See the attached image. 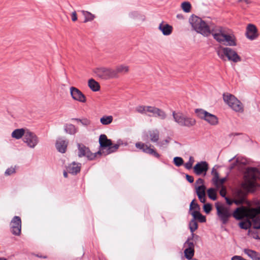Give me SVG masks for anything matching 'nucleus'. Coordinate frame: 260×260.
Masks as SVG:
<instances>
[{"label": "nucleus", "mask_w": 260, "mask_h": 260, "mask_svg": "<svg viewBox=\"0 0 260 260\" xmlns=\"http://www.w3.org/2000/svg\"><path fill=\"white\" fill-rule=\"evenodd\" d=\"M70 90L71 95L74 100L83 103L86 102V96L79 89L71 87Z\"/></svg>", "instance_id": "obj_11"}, {"label": "nucleus", "mask_w": 260, "mask_h": 260, "mask_svg": "<svg viewBox=\"0 0 260 260\" xmlns=\"http://www.w3.org/2000/svg\"><path fill=\"white\" fill-rule=\"evenodd\" d=\"M215 206L217 210V215L222 224H227L229 218L232 216V213L229 209L219 202L216 203Z\"/></svg>", "instance_id": "obj_5"}, {"label": "nucleus", "mask_w": 260, "mask_h": 260, "mask_svg": "<svg viewBox=\"0 0 260 260\" xmlns=\"http://www.w3.org/2000/svg\"><path fill=\"white\" fill-rule=\"evenodd\" d=\"M246 36L251 40H254L258 37L257 29L256 26L251 24L248 25L246 28Z\"/></svg>", "instance_id": "obj_17"}, {"label": "nucleus", "mask_w": 260, "mask_h": 260, "mask_svg": "<svg viewBox=\"0 0 260 260\" xmlns=\"http://www.w3.org/2000/svg\"><path fill=\"white\" fill-rule=\"evenodd\" d=\"M242 186L248 192H254L255 191V186L252 182H249L247 184L243 183Z\"/></svg>", "instance_id": "obj_29"}, {"label": "nucleus", "mask_w": 260, "mask_h": 260, "mask_svg": "<svg viewBox=\"0 0 260 260\" xmlns=\"http://www.w3.org/2000/svg\"><path fill=\"white\" fill-rule=\"evenodd\" d=\"M136 147L142 150L144 152L153 155L156 157H158V154L154 149L153 146L151 145L148 146L147 144L141 142H138L136 144Z\"/></svg>", "instance_id": "obj_12"}, {"label": "nucleus", "mask_w": 260, "mask_h": 260, "mask_svg": "<svg viewBox=\"0 0 260 260\" xmlns=\"http://www.w3.org/2000/svg\"><path fill=\"white\" fill-rule=\"evenodd\" d=\"M21 220L19 216H15L11 222V231L13 234L19 236L21 234Z\"/></svg>", "instance_id": "obj_10"}, {"label": "nucleus", "mask_w": 260, "mask_h": 260, "mask_svg": "<svg viewBox=\"0 0 260 260\" xmlns=\"http://www.w3.org/2000/svg\"><path fill=\"white\" fill-rule=\"evenodd\" d=\"M27 130L24 128H19L15 129L12 133V137L16 139H19L22 136L25 137Z\"/></svg>", "instance_id": "obj_23"}, {"label": "nucleus", "mask_w": 260, "mask_h": 260, "mask_svg": "<svg viewBox=\"0 0 260 260\" xmlns=\"http://www.w3.org/2000/svg\"><path fill=\"white\" fill-rule=\"evenodd\" d=\"M197 196H198V198H199V200L200 201V202L201 203H203L205 204V203L206 202V194L203 195L202 194H200V195L198 194Z\"/></svg>", "instance_id": "obj_49"}, {"label": "nucleus", "mask_w": 260, "mask_h": 260, "mask_svg": "<svg viewBox=\"0 0 260 260\" xmlns=\"http://www.w3.org/2000/svg\"><path fill=\"white\" fill-rule=\"evenodd\" d=\"M242 256L239 255H235L232 257L231 260H241Z\"/></svg>", "instance_id": "obj_59"}, {"label": "nucleus", "mask_w": 260, "mask_h": 260, "mask_svg": "<svg viewBox=\"0 0 260 260\" xmlns=\"http://www.w3.org/2000/svg\"><path fill=\"white\" fill-rule=\"evenodd\" d=\"M203 210L206 214L210 213L212 209V205L210 203L204 204L203 205Z\"/></svg>", "instance_id": "obj_43"}, {"label": "nucleus", "mask_w": 260, "mask_h": 260, "mask_svg": "<svg viewBox=\"0 0 260 260\" xmlns=\"http://www.w3.org/2000/svg\"><path fill=\"white\" fill-rule=\"evenodd\" d=\"M193 28L204 36L212 34L213 38L218 43L229 46H236L237 39L233 32L226 28L219 26L210 27L207 24L197 16H192L189 20Z\"/></svg>", "instance_id": "obj_1"}, {"label": "nucleus", "mask_w": 260, "mask_h": 260, "mask_svg": "<svg viewBox=\"0 0 260 260\" xmlns=\"http://www.w3.org/2000/svg\"><path fill=\"white\" fill-rule=\"evenodd\" d=\"M23 141L30 148H34L38 143L39 140L37 136L33 133L27 131Z\"/></svg>", "instance_id": "obj_9"}, {"label": "nucleus", "mask_w": 260, "mask_h": 260, "mask_svg": "<svg viewBox=\"0 0 260 260\" xmlns=\"http://www.w3.org/2000/svg\"><path fill=\"white\" fill-rule=\"evenodd\" d=\"M200 118L203 119L211 125H215L218 123V119L215 115H200Z\"/></svg>", "instance_id": "obj_18"}, {"label": "nucleus", "mask_w": 260, "mask_h": 260, "mask_svg": "<svg viewBox=\"0 0 260 260\" xmlns=\"http://www.w3.org/2000/svg\"><path fill=\"white\" fill-rule=\"evenodd\" d=\"M99 143L102 150L101 153H105L107 155L115 152L119 147V144L113 145L111 140L108 139L105 135H101L99 138Z\"/></svg>", "instance_id": "obj_3"}, {"label": "nucleus", "mask_w": 260, "mask_h": 260, "mask_svg": "<svg viewBox=\"0 0 260 260\" xmlns=\"http://www.w3.org/2000/svg\"><path fill=\"white\" fill-rule=\"evenodd\" d=\"M16 172L15 168L11 167L10 168H8L5 172V174L6 175H11L14 173H15Z\"/></svg>", "instance_id": "obj_47"}, {"label": "nucleus", "mask_w": 260, "mask_h": 260, "mask_svg": "<svg viewBox=\"0 0 260 260\" xmlns=\"http://www.w3.org/2000/svg\"><path fill=\"white\" fill-rule=\"evenodd\" d=\"M173 27L169 24L164 25V35L168 36L171 34Z\"/></svg>", "instance_id": "obj_39"}, {"label": "nucleus", "mask_w": 260, "mask_h": 260, "mask_svg": "<svg viewBox=\"0 0 260 260\" xmlns=\"http://www.w3.org/2000/svg\"><path fill=\"white\" fill-rule=\"evenodd\" d=\"M195 112L197 114H210L208 112H207V111H205V110H204L203 109H196V110H195Z\"/></svg>", "instance_id": "obj_51"}, {"label": "nucleus", "mask_w": 260, "mask_h": 260, "mask_svg": "<svg viewBox=\"0 0 260 260\" xmlns=\"http://www.w3.org/2000/svg\"><path fill=\"white\" fill-rule=\"evenodd\" d=\"M239 226L241 229L247 230L250 226V223L248 220L242 221L239 223Z\"/></svg>", "instance_id": "obj_38"}, {"label": "nucleus", "mask_w": 260, "mask_h": 260, "mask_svg": "<svg viewBox=\"0 0 260 260\" xmlns=\"http://www.w3.org/2000/svg\"><path fill=\"white\" fill-rule=\"evenodd\" d=\"M173 118L178 124L183 126H190L194 124V119L187 117L186 115H172Z\"/></svg>", "instance_id": "obj_8"}, {"label": "nucleus", "mask_w": 260, "mask_h": 260, "mask_svg": "<svg viewBox=\"0 0 260 260\" xmlns=\"http://www.w3.org/2000/svg\"><path fill=\"white\" fill-rule=\"evenodd\" d=\"M88 85L93 91H99L100 89L99 83L93 79H90L88 80Z\"/></svg>", "instance_id": "obj_26"}, {"label": "nucleus", "mask_w": 260, "mask_h": 260, "mask_svg": "<svg viewBox=\"0 0 260 260\" xmlns=\"http://www.w3.org/2000/svg\"><path fill=\"white\" fill-rule=\"evenodd\" d=\"M196 199H193L190 204L189 206V213L190 214V212L195 210V211H200V207L198 203H195L194 202Z\"/></svg>", "instance_id": "obj_35"}, {"label": "nucleus", "mask_w": 260, "mask_h": 260, "mask_svg": "<svg viewBox=\"0 0 260 260\" xmlns=\"http://www.w3.org/2000/svg\"><path fill=\"white\" fill-rule=\"evenodd\" d=\"M240 135V133H231V134H230L229 135V136H230V137H231L232 136H238V135Z\"/></svg>", "instance_id": "obj_61"}, {"label": "nucleus", "mask_w": 260, "mask_h": 260, "mask_svg": "<svg viewBox=\"0 0 260 260\" xmlns=\"http://www.w3.org/2000/svg\"><path fill=\"white\" fill-rule=\"evenodd\" d=\"M79 150L78 156L79 157L86 156L89 160L94 159L98 155L100 154L101 152L93 153L91 152L89 148L82 144H78Z\"/></svg>", "instance_id": "obj_7"}, {"label": "nucleus", "mask_w": 260, "mask_h": 260, "mask_svg": "<svg viewBox=\"0 0 260 260\" xmlns=\"http://www.w3.org/2000/svg\"><path fill=\"white\" fill-rule=\"evenodd\" d=\"M190 214L192 216L193 218L196 217V220H198L199 222L201 223L205 222L206 221V216L202 215L200 211H195L193 210L190 212Z\"/></svg>", "instance_id": "obj_24"}, {"label": "nucleus", "mask_w": 260, "mask_h": 260, "mask_svg": "<svg viewBox=\"0 0 260 260\" xmlns=\"http://www.w3.org/2000/svg\"><path fill=\"white\" fill-rule=\"evenodd\" d=\"M198 228V224L197 221L196 220V217L194 218H192L189 223V229L191 233H194V232L197 230Z\"/></svg>", "instance_id": "obj_30"}, {"label": "nucleus", "mask_w": 260, "mask_h": 260, "mask_svg": "<svg viewBox=\"0 0 260 260\" xmlns=\"http://www.w3.org/2000/svg\"><path fill=\"white\" fill-rule=\"evenodd\" d=\"M244 252L245 254H246L249 257H250L251 259L254 256V255L257 253L256 251L251 250L249 249H245L244 250Z\"/></svg>", "instance_id": "obj_44"}, {"label": "nucleus", "mask_w": 260, "mask_h": 260, "mask_svg": "<svg viewBox=\"0 0 260 260\" xmlns=\"http://www.w3.org/2000/svg\"><path fill=\"white\" fill-rule=\"evenodd\" d=\"M72 20L74 22L77 20V15L75 11L73 12L71 14Z\"/></svg>", "instance_id": "obj_54"}, {"label": "nucleus", "mask_w": 260, "mask_h": 260, "mask_svg": "<svg viewBox=\"0 0 260 260\" xmlns=\"http://www.w3.org/2000/svg\"><path fill=\"white\" fill-rule=\"evenodd\" d=\"M184 247L186 248L184 250L185 257L191 258L194 255V243L193 242L185 241L183 244Z\"/></svg>", "instance_id": "obj_14"}, {"label": "nucleus", "mask_w": 260, "mask_h": 260, "mask_svg": "<svg viewBox=\"0 0 260 260\" xmlns=\"http://www.w3.org/2000/svg\"><path fill=\"white\" fill-rule=\"evenodd\" d=\"M131 18L137 21H144L145 20V16L138 12H133L129 14Z\"/></svg>", "instance_id": "obj_28"}, {"label": "nucleus", "mask_w": 260, "mask_h": 260, "mask_svg": "<svg viewBox=\"0 0 260 260\" xmlns=\"http://www.w3.org/2000/svg\"><path fill=\"white\" fill-rule=\"evenodd\" d=\"M233 203L235 204L236 205H240L243 203V200H233Z\"/></svg>", "instance_id": "obj_56"}, {"label": "nucleus", "mask_w": 260, "mask_h": 260, "mask_svg": "<svg viewBox=\"0 0 260 260\" xmlns=\"http://www.w3.org/2000/svg\"><path fill=\"white\" fill-rule=\"evenodd\" d=\"M207 194L209 199L213 201L217 199L216 190L214 188H210L207 190Z\"/></svg>", "instance_id": "obj_31"}, {"label": "nucleus", "mask_w": 260, "mask_h": 260, "mask_svg": "<svg viewBox=\"0 0 260 260\" xmlns=\"http://www.w3.org/2000/svg\"><path fill=\"white\" fill-rule=\"evenodd\" d=\"M171 140H172V139L171 138H168L165 140V142L166 143L168 144Z\"/></svg>", "instance_id": "obj_63"}, {"label": "nucleus", "mask_w": 260, "mask_h": 260, "mask_svg": "<svg viewBox=\"0 0 260 260\" xmlns=\"http://www.w3.org/2000/svg\"><path fill=\"white\" fill-rule=\"evenodd\" d=\"M253 228L254 229H260V218L254 217L252 218Z\"/></svg>", "instance_id": "obj_40"}, {"label": "nucleus", "mask_w": 260, "mask_h": 260, "mask_svg": "<svg viewBox=\"0 0 260 260\" xmlns=\"http://www.w3.org/2000/svg\"><path fill=\"white\" fill-rule=\"evenodd\" d=\"M219 194L222 197L224 198V199L227 197V196H226V190L224 187H223L220 190Z\"/></svg>", "instance_id": "obj_53"}, {"label": "nucleus", "mask_w": 260, "mask_h": 260, "mask_svg": "<svg viewBox=\"0 0 260 260\" xmlns=\"http://www.w3.org/2000/svg\"><path fill=\"white\" fill-rule=\"evenodd\" d=\"M252 260H260V253L257 252L256 254L252 258Z\"/></svg>", "instance_id": "obj_57"}, {"label": "nucleus", "mask_w": 260, "mask_h": 260, "mask_svg": "<svg viewBox=\"0 0 260 260\" xmlns=\"http://www.w3.org/2000/svg\"><path fill=\"white\" fill-rule=\"evenodd\" d=\"M244 212V207L241 206L237 207L232 213V216H233L236 220H240L242 219V214Z\"/></svg>", "instance_id": "obj_21"}, {"label": "nucleus", "mask_w": 260, "mask_h": 260, "mask_svg": "<svg viewBox=\"0 0 260 260\" xmlns=\"http://www.w3.org/2000/svg\"><path fill=\"white\" fill-rule=\"evenodd\" d=\"M224 199L226 201V203L229 206L232 205L234 203L233 200H230V198L228 197L225 198Z\"/></svg>", "instance_id": "obj_55"}, {"label": "nucleus", "mask_w": 260, "mask_h": 260, "mask_svg": "<svg viewBox=\"0 0 260 260\" xmlns=\"http://www.w3.org/2000/svg\"><path fill=\"white\" fill-rule=\"evenodd\" d=\"M204 180L202 178H199L196 182V184H200L201 185L204 184Z\"/></svg>", "instance_id": "obj_58"}, {"label": "nucleus", "mask_w": 260, "mask_h": 260, "mask_svg": "<svg viewBox=\"0 0 260 260\" xmlns=\"http://www.w3.org/2000/svg\"><path fill=\"white\" fill-rule=\"evenodd\" d=\"M186 179L188 182H189L190 183H192L194 181V178L192 176H190L188 174H186L185 175Z\"/></svg>", "instance_id": "obj_50"}, {"label": "nucleus", "mask_w": 260, "mask_h": 260, "mask_svg": "<svg viewBox=\"0 0 260 260\" xmlns=\"http://www.w3.org/2000/svg\"><path fill=\"white\" fill-rule=\"evenodd\" d=\"M239 162V160L238 159H236V160L233 163H232L230 166H229V170H232L235 168V167L237 165L238 162Z\"/></svg>", "instance_id": "obj_52"}, {"label": "nucleus", "mask_w": 260, "mask_h": 260, "mask_svg": "<svg viewBox=\"0 0 260 260\" xmlns=\"http://www.w3.org/2000/svg\"><path fill=\"white\" fill-rule=\"evenodd\" d=\"M194 238H200V237L193 233H191V236L187 238V239L186 241L193 242V239Z\"/></svg>", "instance_id": "obj_48"}, {"label": "nucleus", "mask_w": 260, "mask_h": 260, "mask_svg": "<svg viewBox=\"0 0 260 260\" xmlns=\"http://www.w3.org/2000/svg\"><path fill=\"white\" fill-rule=\"evenodd\" d=\"M173 163L176 167H180L184 164V160L181 157L176 156L173 158Z\"/></svg>", "instance_id": "obj_37"}, {"label": "nucleus", "mask_w": 260, "mask_h": 260, "mask_svg": "<svg viewBox=\"0 0 260 260\" xmlns=\"http://www.w3.org/2000/svg\"><path fill=\"white\" fill-rule=\"evenodd\" d=\"M196 192L197 195L202 194L203 195L206 194V187L204 184L199 186H195Z\"/></svg>", "instance_id": "obj_33"}, {"label": "nucleus", "mask_w": 260, "mask_h": 260, "mask_svg": "<svg viewBox=\"0 0 260 260\" xmlns=\"http://www.w3.org/2000/svg\"><path fill=\"white\" fill-rule=\"evenodd\" d=\"M81 13L82 15L85 17V20H84V23H86L88 21H92L95 17L94 15L92 14L90 12L84 10L81 11Z\"/></svg>", "instance_id": "obj_27"}, {"label": "nucleus", "mask_w": 260, "mask_h": 260, "mask_svg": "<svg viewBox=\"0 0 260 260\" xmlns=\"http://www.w3.org/2000/svg\"><path fill=\"white\" fill-rule=\"evenodd\" d=\"M194 158L192 156H190L188 162L185 164L184 167L187 170H190L192 167V165L194 162Z\"/></svg>", "instance_id": "obj_42"}, {"label": "nucleus", "mask_w": 260, "mask_h": 260, "mask_svg": "<svg viewBox=\"0 0 260 260\" xmlns=\"http://www.w3.org/2000/svg\"><path fill=\"white\" fill-rule=\"evenodd\" d=\"M209 169L208 164L205 161L198 162L193 167V171L197 175H200L202 173L206 175Z\"/></svg>", "instance_id": "obj_13"}, {"label": "nucleus", "mask_w": 260, "mask_h": 260, "mask_svg": "<svg viewBox=\"0 0 260 260\" xmlns=\"http://www.w3.org/2000/svg\"><path fill=\"white\" fill-rule=\"evenodd\" d=\"M228 176V174L225 177L220 179L219 178V180H218V186H216L217 187H219L220 186L222 185L224 183V182L227 180Z\"/></svg>", "instance_id": "obj_45"}, {"label": "nucleus", "mask_w": 260, "mask_h": 260, "mask_svg": "<svg viewBox=\"0 0 260 260\" xmlns=\"http://www.w3.org/2000/svg\"><path fill=\"white\" fill-rule=\"evenodd\" d=\"M65 130L67 133L71 135H74L77 132V129L73 124L67 125L65 128Z\"/></svg>", "instance_id": "obj_36"}, {"label": "nucleus", "mask_w": 260, "mask_h": 260, "mask_svg": "<svg viewBox=\"0 0 260 260\" xmlns=\"http://www.w3.org/2000/svg\"><path fill=\"white\" fill-rule=\"evenodd\" d=\"M113 117L112 116H104L100 119L101 122L104 125H107L112 122Z\"/></svg>", "instance_id": "obj_34"}, {"label": "nucleus", "mask_w": 260, "mask_h": 260, "mask_svg": "<svg viewBox=\"0 0 260 260\" xmlns=\"http://www.w3.org/2000/svg\"><path fill=\"white\" fill-rule=\"evenodd\" d=\"M211 174L214 176L212 179V182L215 186H218V180H219V174L218 172L213 168L211 171Z\"/></svg>", "instance_id": "obj_32"}, {"label": "nucleus", "mask_w": 260, "mask_h": 260, "mask_svg": "<svg viewBox=\"0 0 260 260\" xmlns=\"http://www.w3.org/2000/svg\"><path fill=\"white\" fill-rule=\"evenodd\" d=\"M191 5L189 2H183L181 4V8L182 10L186 13H188L190 11Z\"/></svg>", "instance_id": "obj_41"}, {"label": "nucleus", "mask_w": 260, "mask_h": 260, "mask_svg": "<svg viewBox=\"0 0 260 260\" xmlns=\"http://www.w3.org/2000/svg\"><path fill=\"white\" fill-rule=\"evenodd\" d=\"M237 195H238V196H241V195L242 194L243 192H242V190H238L237 191Z\"/></svg>", "instance_id": "obj_62"}, {"label": "nucleus", "mask_w": 260, "mask_h": 260, "mask_svg": "<svg viewBox=\"0 0 260 260\" xmlns=\"http://www.w3.org/2000/svg\"><path fill=\"white\" fill-rule=\"evenodd\" d=\"M136 111L138 113H152L153 114H159L160 111L157 108L149 106H138L136 107Z\"/></svg>", "instance_id": "obj_16"}, {"label": "nucleus", "mask_w": 260, "mask_h": 260, "mask_svg": "<svg viewBox=\"0 0 260 260\" xmlns=\"http://www.w3.org/2000/svg\"><path fill=\"white\" fill-rule=\"evenodd\" d=\"M239 2H244L247 4L251 3V0H238Z\"/></svg>", "instance_id": "obj_60"}, {"label": "nucleus", "mask_w": 260, "mask_h": 260, "mask_svg": "<svg viewBox=\"0 0 260 260\" xmlns=\"http://www.w3.org/2000/svg\"><path fill=\"white\" fill-rule=\"evenodd\" d=\"M223 100L225 104L236 112L242 113L244 108L242 103L234 95L226 93L223 94Z\"/></svg>", "instance_id": "obj_4"}, {"label": "nucleus", "mask_w": 260, "mask_h": 260, "mask_svg": "<svg viewBox=\"0 0 260 260\" xmlns=\"http://www.w3.org/2000/svg\"><path fill=\"white\" fill-rule=\"evenodd\" d=\"M128 71L129 67L127 66L124 64H120L117 66L116 69L114 70V73L115 74L114 78H117L118 77V74L126 73L128 72Z\"/></svg>", "instance_id": "obj_20"}, {"label": "nucleus", "mask_w": 260, "mask_h": 260, "mask_svg": "<svg viewBox=\"0 0 260 260\" xmlns=\"http://www.w3.org/2000/svg\"><path fill=\"white\" fill-rule=\"evenodd\" d=\"M218 56L223 60H225L226 57L229 60L234 62H239L241 58L237 53L233 49L229 47L220 46L217 50Z\"/></svg>", "instance_id": "obj_2"}, {"label": "nucleus", "mask_w": 260, "mask_h": 260, "mask_svg": "<svg viewBox=\"0 0 260 260\" xmlns=\"http://www.w3.org/2000/svg\"><path fill=\"white\" fill-rule=\"evenodd\" d=\"M73 120H75L77 122V123L80 122L82 124L87 125L89 124L90 122L88 120L86 119H73Z\"/></svg>", "instance_id": "obj_46"}, {"label": "nucleus", "mask_w": 260, "mask_h": 260, "mask_svg": "<svg viewBox=\"0 0 260 260\" xmlns=\"http://www.w3.org/2000/svg\"><path fill=\"white\" fill-rule=\"evenodd\" d=\"M247 173L253 180H256L257 178L256 174L259 173L258 169L256 167H248L247 169Z\"/></svg>", "instance_id": "obj_25"}, {"label": "nucleus", "mask_w": 260, "mask_h": 260, "mask_svg": "<svg viewBox=\"0 0 260 260\" xmlns=\"http://www.w3.org/2000/svg\"><path fill=\"white\" fill-rule=\"evenodd\" d=\"M159 138L158 132L156 130L149 131L147 133L144 134L143 136V140L146 142L149 141L152 142H155L157 141Z\"/></svg>", "instance_id": "obj_15"}, {"label": "nucleus", "mask_w": 260, "mask_h": 260, "mask_svg": "<svg viewBox=\"0 0 260 260\" xmlns=\"http://www.w3.org/2000/svg\"><path fill=\"white\" fill-rule=\"evenodd\" d=\"M68 146V142L61 139H59L56 143V147L57 150L61 153H64Z\"/></svg>", "instance_id": "obj_19"}, {"label": "nucleus", "mask_w": 260, "mask_h": 260, "mask_svg": "<svg viewBox=\"0 0 260 260\" xmlns=\"http://www.w3.org/2000/svg\"><path fill=\"white\" fill-rule=\"evenodd\" d=\"M80 164H77L75 162H73L68 166L67 170L70 173L77 174L80 172Z\"/></svg>", "instance_id": "obj_22"}, {"label": "nucleus", "mask_w": 260, "mask_h": 260, "mask_svg": "<svg viewBox=\"0 0 260 260\" xmlns=\"http://www.w3.org/2000/svg\"><path fill=\"white\" fill-rule=\"evenodd\" d=\"M159 29L162 31V22L160 23L159 25Z\"/></svg>", "instance_id": "obj_64"}, {"label": "nucleus", "mask_w": 260, "mask_h": 260, "mask_svg": "<svg viewBox=\"0 0 260 260\" xmlns=\"http://www.w3.org/2000/svg\"><path fill=\"white\" fill-rule=\"evenodd\" d=\"M94 72L98 77L103 79L114 78L115 76L114 69L105 67L96 68L94 70Z\"/></svg>", "instance_id": "obj_6"}]
</instances>
